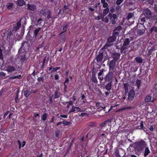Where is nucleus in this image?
I'll list each match as a JSON object with an SVG mask.
<instances>
[{
	"instance_id": "obj_1",
	"label": "nucleus",
	"mask_w": 157,
	"mask_h": 157,
	"mask_svg": "<svg viewBox=\"0 0 157 157\" xmlns=\"http://www.w3.org/2000/svg\"><path fill=\"white\" fill-rule=\"evenodd\" d=\"M146 146V144L144 141H141L136 143L135 144V149L137 151H141L143 147Z\"/></svg>"
},
{
	"instance_id": "obj_2",
	"label": "nucleus",
	"mask_w": 157,
	"mask_h": 157,
	"mask_svg": "<svg viewBox=\"0 0 157 157\" xmlns=\"http://www.w3.org/2000/svg\"><path fill=\"white\" fill-rule=\"evenodd\" d=\"M134 38L135 37L134 36L130 37V40L129 38H126L125 39L124 42L123 46H122V48L124 50L128 48V45L130 41L133 40Z\"/></svg>"
},
{
	"instance_id": "obj_3",
	"label": "nucleus",
	"mask_w": 157,
	"mask_h": 157,
	"mask_svg": "<svg viewBox=\"0 0 157 157\" xmlns=\"http://www.w3.org/2000/svg\"><path fill=\"white\" fill-rule=\"evenodd\" d=\"M115 153L117 157H123L125 155L124 151L122 149L116 150Z\"/></svg>"
},
{
	"instance_id": "obj_4",
	"label": "nucleus",
	"mask_w": 157,
	"mask_h": 157,
	"mask_svg": "<svg viewBox=\"0 0 157 157\" xmlns=\"http://www.w3.org/2000/svg\"><path fill=\"white\" fill-rule=\"evenodd\" d=\"M143 13L147 18H150L151 16L152 12L149 10L146 9L144 10Z\"/></svg>"
},
{
	"instance_id": "obj_5",
	"label": "nucleus",
	"mask_w": 157,
	"mask_h": 157,
	"mask_svg": "<svg viewBox=\"0 0 157 157\" xmlns=\"http://www.w3.org/2000/svg\"><path fill=\"white\" fill-rule=\"evenodd\" d=\"M113 72H109V73L106 76L104 77V79L105 81L110 82H112V81L113 78Z\"/></svg>"
},
{
	"instance_id": "obj_6",
	"label": "nucleus",
	"mask_w": 157,
	"mask_h": 157,
	"mask_svg": "<svg viewBox=\"0 0 157 157\" xmlns=\"http://www.w3.org/2000/svg\"><path fill=\"white\" fill-rule=\"evenodd\" d=\"M16 68L13 66L9 65L6 67V71L8 72L11 73L15 71Z\"/></svg>"
},
{
	"instance_id": "obj_7",
	"label": "nucleus",
	"mask_w": 157,
	"mask_h": 157,
	"mask_svg": "<svg viewBox=\"0 0 157 157\" xmlns=\"http://www.w3.org/2000/svg\"><path fill=\"white\" fill-rule=\"evenodd\" d=\"M135 92L133 90H131L128 92V99L129 100H132L134 97Z\"/></svg>"
},
{
	"instance_id": "obj_8",
	"label": "nucleus",
	"mask_w": 157,
	"mask_h": 157,
	"mask_svg": "<svg viewBox=\"0 0 157 157\" xmlns=\"http://www.w3.org/2000/svg\"><path fill=\"white\" fill-rule=\"evenodd\" d=\"M28 8L31 11H36V6L35 5L28 4Z\"/></svg>"
},
{
	"instance_id": "obj_9",
	"label": "nucleus",
	"mask_w": 157,
	"mask_h": 157,
	"mask_svg": "<svg viewBox=\"0 0 157 157\" xmlns=\"http://www.w3.org/2000/svg\"><path fill=\"white\" fill-rule=\"evenodd\" d=\"M103 57V54L102 53H100L98 56H97L96 59L98 62L101 61Z\"/></svg>"
},
{
	"instance_id": "obj_10",
	"label": "nucleus",
	"mask_w": 157,
	"mask_h": 157,
	"mask_svg": "<svg viewBox=\"0 0 157 157\" xmlns=\"http://www.w3.org/2000/svg\"><path fill=\"white\" fill-rule=\"evenodd\" d=\"M16 3L17 6H21L25 5V2L23 0H17Z\"/></svg>"
},
{
	"instance_id": "obj_11",
	"label": "nucleus",
	"mask_w": 157,
	"mask_h": 157,
	"mask_svg": "<svg viewBox=\"0 0 157 157\" xmlns=\"http://www.w3.org/2000/svg\"><path fill=\"white\" fill-rule=\"evenodd\" d=\"M117 18V15L116 14H113L110 18L112 24H115V22L116 21V19Z\"/></svg>"
},
{
	"instance_id": "obj_12",
	"label": "nucleus",
	"mask_w": 157,
	"mask_h": 157,
	"mask_svg": "<svg viewBox=\"0 0 157 157\" xmlns=\"http://www.w3.org/2000/svg\"><path fill=\"white\" fill-rule=\"evenodd\" d=\"M116 36L114 35H113L109 37L107 39V41L108 43H111L114 42L116 40Z\"/></svg>"
},
{
	"instance_id": "obj_13",
	"label": "nucleus",
	"mask_w": 157,
	"mask_h": 157,
	"mask_svg": "<svg viewBox=\"0 0 157 157\" xmlns=\"http://www.w3.org/2000/svg\"><path fill=\"white\" fill-rule=\"evenodd\" d=\"M120 55L119 53H114L112 55V56L114 59V60H117L120 57Z\"/></svg>"
},
{
	"instance_id": "obj_14",
	"label": "nucleus",
	"mask_w": 157,
	"mask_h": 157,
	"mask_svg": "<svg viewBox=\"0 0 157 157\" xmlns=\"http://www.w3.org/2000/svg\"><path fill=\"white\" fill-rule=\"evenodd\" d=\"M80 111V109L78 107H76L74 106H72V109L70 112H77Z\"/></svg>"
},
{
	"instance_id": "obj_15",
	"label": "nucleus",
	"mask_w": 157,
	"mask_h": 157,
	"mask_svg": "<svg viewBox=\"0 0 157 157\" xmlns=\"http://www.w3.org/2000/svg\"><path fill=\"white\" fill-rule=\"evenodd\" d=\"M150 153V151L148 147H145L144 151V157H146Z\"/></svg>"
},
{
	"instance_id": "obj_16",
	"label": "nucleus",
	"mask_w": 157,
	"mask_h": 157,
	"mask_svg": "<svg viewBox=\"0 0 157 157\" xmlns=\"http://www.w3.org/2000/svg\"><path fill=\"white\" fill-rule=\"evenodd\" d=\"M114 60H111L110 61L109 63V68H113L115 66V62Z\"/></svg>"
},
{
	"instance_id": "obj_17",
	"label": "nucleus",
	"mask_w": 157,
	"mask_h": 157,
	"mask_svg": "<svg viewBox=\"0 0 157 157\" xmlns=\"http://www.w3.org/2000/svg\"><path fill=\"white\" fill-rule=\"evenodd\" d=\"M146 18L145 17L142 18H139L138 20V22L141 25H143L145 21Z\"/></svg>"
},
{
	"instance_id": "obj_18",
	"label": "nucleus",
	"mask_w": 157,
	"mask_h": 157,
	"mask_svg": "<svg viewBox=\"0 0 157 157\" xmlns=\"http://www.w3.org/2000/svg\"><path fill=\"white\" fill-rule=\"evenodd\" d=\"M105 88L106 89L108 90L109 91L110 90L112 87V84L111 82H109L105 86Z\"/></svg>"
},
{
	"instance_id": "obj_19",
	"label": "nucleus",
	"mask_w": 157,
	"mask_h": 157,
	"mask_svg": "<svg viewBox=\"0 0 157 157\" xmlns=\"http://www.w3.org/2000/svg\"><path fill=\"white\" fill-rule=\"evenodd\" d=\"M136 61L138 63H141L142 62V59L140 57H137L135 59Z\"/></svg>"
},
{
	"instance_id": "obj_20",
	"label": "nucleus",
	"mask_w": 157,
	"mask_h": 157,
	"mask_svg": "<svg viewBox=\"0 0 157 157\" xmlns=\"http://www.w3.org/2000/svg\"><path fill=\"white\" fill-rule=\"evenodd\" d=\"M32 93V92L31 91L26 90L24 92V95L25 96V97H27Z\"/></svg>"
},
{
	"instance_id": "obj_21",
	"label": "nucleus",
	"mask_w": 157,
	"mask_h": 157,
	"mask_svg": "<svg viewBox=\"0 0 157 157\" xmlns=\"http://www.w3.org/2000/svg\"><path fill=\"white\" fill-rule=\"evenodd\" d=\"M154 31H155V32H157V27H156L155 26L152 27L150 30L149 33H151Z\"/></svg>"
},
{
	"instance_id": "obj_22",
	"label": "nucleus",
	"mask_w": 157,
	"mask_h": 157,
	"mask_svg": "<svg viewBox=\"0 0 157 157\" xmlns=\"http://www.w3.org/2000/svg\"><path fill=\"white\" fill-rule=\"evenodd\" d=\"M67 25L66 24L63 27V31L60 33V35H62L63 33L66 31V29L67 28Z\"/></svg>"
},
{
	"instance_id": "obj_23",
	"label": "nucleus",
	"mask_w": 157,
	"mask_h": 157,
	"mask_svg": "<svg viewBox=\"0 0 157 157\" xmlns=\"http://www.w3.org/2000/svg\"><path fill=\"white\" fill-rule=\"evenodd\" d=\"M145 32V30L144 29H138V34L139 35L143 34Z\"/></svg>"
},
{
	"instance_id": "obj_24",
	"label": "nucleus",
	"mask_w": 157,
	"mask_h": 157,
	"mask_svg": "<svg viewBox=\"0 0 157 157\" xmlns=\"http://www.w3.org/2000/svg\"><path fill=\"white\" fill-rule=\"evenodd\" d=\"M40 28H38L36 29L34 32V34L33 36H34L35 37H36L37 35L38 32L40 30Z\"/></svg>"
},
{
	"instance_id": "obj_25",
	"label": "nucleus",
	"mask_w": 157,
	"mask_h": 157,
	"mask_svg": "<svg viewBox=\"0 0 157 157\" xmlns=\"http://www.w3.org/2000/svg\"><path fill=\"white\" fill-rule=\"evenodd\" d=\"M6 6L8 9H11L13 7V4L12 3H9L6 5Z\"/></svg>"
},
{
	"instance_id": "obj_26",
	"label": "nucleus",
	"mask_w": 157,
	"mask_h": 157,
	"mask_svg": "<svg viewBox=\"0 0 157 157\" xmlns=\"http://www.w3.org/2000/svg\"><path fill=\"white\" fill-rule=\"evenodd\" d=\"M136 83L137 86V88H139L141 83V81L140 80L138 79L136 80Z\"/></svg>"
},
{
	"instance_id": "obj_27",
	"label": "nucleus",
	"mask_w": 157,
	"mask_h": 157,
	"mask_svg": "<svg viewBox=\"0 0 157 157\" xmlns=\"http://www.w3.org/2000/svg\"><path fill=\"white\" fill-rule=\"evenodd\" d=\"M151 100V98L150 96L149 95L147 96L145 98V101L146 102L150 101Z\"/></svg>"
},
{
	"instance_id": "obj_28",
	"label": "nucleus",
	"mask_w": 157,
	"mask_h": 157,
	"mask_svg": "<svg viewBox=\"0 0 157 157\" xmlns=\"http://www.w3.org/2000/svg\"><path fill=\"white\" fill-rule=\"evenodd\" d=\"M47 118V114L45 113L43 114L41 117L42 119L44 121H45L46 120Z\"/></svg>"
},
{
	"instance_id": "obj_29",
	"label": "nucleus",
	"mask_w": 157,
	"mask_h": 157,
	"mask_svg": "<svg viewBox=\"0 0 157 157\" xmlns=\"http://www.w3.org/2000/svg\"><path fill=\"white\" fill-rule=\"evenodd\" d=\"M124 87L125 88V93H127L128 92V84H124Z\"/></svg>"
},
{
	"instance_id": "obj_30",
	"label": "nucleus",
	"mask_w": 157,
	"mask_h": 157,
	"mask_svg": "<svg viewBox=\"0 0 157 157\" xmlns=\"http://www.w3.org/2000/svg\"><path fill=\"white\" fill-rule=\"evenodd\" d=\"M109 11V9L108 8H106L104 9L103 13L104 15H106Z\"/></svg>"
},
{
	"instance_id": "obj_31",
	"label": "nucleus",
	"mask_w": 157,
	"mask_h": 157,
	"mask_svg": "<svg viewBox=\"0 0 157 157\" xmlns=\"http://www.w3.org/2000/svg\"><path fill=\"white\" fill-rule=\"evenodd\" d=\"M55 136L56 137H58L59 135L60 131L59 130H57L55 131Z\"/></svg>"
},
{
	"instance_id": "obj_32",
	"label": "nucleus",
	"mask_w": 157,
	"mask_h": 157,
	"mask_svg": "<svg viewBox=\"0 0 157 157\" xmlns=\"http://www.w3.org/2000/svg\"><path fill=\"white\" fill-rule=\"evenodd\" d=\"M21 77V75H19L18 76H14L13 77H12L10 78V79H16L17 78H18L19 79V78H20Z\"/></svg>"
},
{
	"instance_id": "obj_33",
	"label": "nucleus",
	"mask_w": 157,
	"mask_h": 157,
	"mask_svg": "<svg viewBox=\"0 0 157 157\" xmlns=\"http://www.w3.org/2000/svg\"><path fill=\"white\" fill-rule=\"evenodd\" d=\"M133 16V14L132 13H128V16L127 17V19L128 20H129V19H130L131 18H132V16Z\"/></svg>"
},
{
	"instance_id": "obj_34",
	"label": "nucleus",
	"mask_w": 157,
	"mask_h": 157,
	"mask_svg": "<svg viewBox=\"0 0 157 157\" xmlns=\"http://www.w3.org/2000/svg\"><path fill=\"white\" fill-rule=\"evenodd\" d=\"M60 69V67H57L56 68H53V70L52 71V72H54L56 71L57 70H59Z\"/></svg>"
},
{
	"instance_id": "obj_35",
	"label": "nucleus",
	"mask_w": 157,
	"mask_h": 157,
	"mask_svg": "<svg viewBox=\"0 0 157 157\" xmlns=\"http://www.w3.org/2000/svg\"><path fill=\"white\" fill-rule=\"evenodd\" d=\"M91 80L92 82L95 83H97L98 82L97 78L95 77H92Z\"/></svg>"
},
{
	"instance_id": "obj_36",
	"label": "nucleus",
	"mask_w": 157,
	"mask_h": 157,
	"mask_svg": "<svg viewBox=\"0 0 157 157\" xmlns=\"http://www.w3.org/2000/svg\"><path fill=\"white\" fill-rule=\"evenodd\" d=\"M6 75V74L3 72H0V76L2 77H4Z\"/></svg>"
},
{
	"instance_id": "obj_37",
	"label": "nucleus",
	"mask_w": 157,
	"mask_h": 157,
	"mask_svg": "<svg viewBox=\"0 0 157 157\" xmlns=\"http://www.w3.org/2000/svg\"><path fill=\"white\" fill-rule=\"evenodd\" d=\"M131 108V107H130L127 106V107H124V108H122L121 109H120V110H121V111H122V110H126V109H130Z\"/></svg>"
},
{
	"instance_id": "obj_38",
	"label": "nucleus",
	"mask_w": 157,
	"mask_h": 157,
	"mask_svg": "<svg viewBox=\"0 0 157 157\" xmlns=\"http://www.w3.org/2000/svg\"><path fill=\"white\" fill-rule=\"evenodd\" d=\"M58 94H59L58 92L57 91H56L55 92V97H54L55 98H56L58 97Z\"/></svg>"
},
{
	"instance_id": "obj_39",
	"label": "nucleus",
	"mask_w": 157,
	"mask_h": 157,
	"mask_svg": "<svg viewBox=\"0 0 157 157\" xmlns=\"http://www.w3.org/2000/svg\"><path fill=\"white\" fill-rule=\"evenodd\" d=\"M62 124L65 125H68L70 124V123L65 121H64L62 122Z\"/></svg>"
},
{
	"instance_id": "obj_40",
	"label": "nucleus",
	"mask_w": 157,
	"mask_h": 157,
	"mask_svg": "<svg viewBox=\"0 0 157 157\" xmlns=\"http://www.w3.org/2000/svg\"><path fill=\"white\" fill-rule=\"evenodd\" d=\"M103 21L107 23L109 21L108 18L107 17H106L103 20Z\"/></svg>"
},
{
	"instance_id": "obj_41",
	"label": "nucleus",
	"mask_w": 157,
	"mask_h": 157,
	"mask_svg": "<svg viewBox=\"0 0 157 157\" xmlns=\"http://www.w3.org/2000/svg\"><path fill=\"white\" fill-rule=\"evenodd\" d=\"M123 1H122L121 0H117L116 1V4L118 5H120Z\"/></svg>"
},
{
	"instance_id": "obj_42",
	"label": "nucleus",
	"mask_w": 157,
	"mask_h": 157,
	"mask_svg": "<svg viewBox=\"0 0 157 157\" xmlns=\"http://www.w3.org/2000/svg\"><path fill=\"white\" fill-rule=\"evenodd\" d=\"M122 29V27L121 26H117L115 30H118V31H120Z\"/></svg>"
},
{
	"instance_id": "obj_43",
	"label": "nucleus",
	"mask_w": 157,
	"mask_h": 157,
	"mask_svg": "<svg viewBox=\"0 0 157 157\" xmlns=\"http://www.w3.org/2000/svg\"><path fill=\"white\" fill-rule=\"evenodd\" d=\"M3 56L2 53V50L0 49V59H2Z\"/></svg>"
},
{
	"instance_id": "obj_44",
	"label": "nucleus",
	"mask_w": 157,
	"mask_h": 157,
	"mask_svg": "<svg viewBox=\"0 0 157 157\" xmlns=\"http://www.w3.org/2000/svg\"><path fill=\"white\" fill-rule=\"evenodd\" d=\"M103 4V6L104 8H106L107 7L108 5L107 2H105Z\"/></svg>"
},
{
	"instance_id": "obj_45",
	"label": "nucleus",
	"mask_w": 157,
	"mask_h": 157,
	"mask_svg": "<svg viewBox=\"0 0 157 157\" xmlns=\"http://www.w3.org/2000/svg\"><path fill=\"white\" fill-rule=\"evenodd\" d=\"M140 128L142 129H143L144 128V124L143 121H141L140 123Z\"/></svg>"
},
{
	"instance_id": "obj_46",
	"label": "nucleus",
	"mask_w": 157,
	"mask_h": 157,
	"mask_svg": "<svg viewBox=\"0 0 157 157\" xmlns=\"http://www.w3.org/2000/svg\"><path fill=\"white\" fill-rule=\"evenodd\" d=\"M55 80H57L59 78V75H57L56 74L55 75Z\"/></svg>"
},
{
	"instance_id": "obj_47",
	"label": "nucleus",
	"mask_w": 157,
	"mask_h": 157,
	"mask_svg": "<svg viewBox=\"0 0 157 157\" xmlns=\"http://www.w3.org/2000/svg\"><path fill=\"white\" fill-rule=\"evenodd\" d=\"M40 13L41 14H42L43 15H44L45 14V11L44 10H42L40 12Z\"/></svg>"
},
{
	"instance_id": "obj_48",
	"label": "nucleus",
	"mask_w": 157,
	"mask_h": 157,
	"mask_svg": "<svg viewBox=\"0 0 157 157\" xmlns=\"http://www.w3.org/2000/svg\"><path fill=\"white\" fill-rule=\"evenodd\" d=\"M107 121H105L103 122L102 123H101L100 126L101 127H103L105 126V124Z\"/></svg>"
},
{
	"instance_id": "obj_49",
	"label": "nucleus",
	"mask_w": 157,
	"mask_h": 157,
	"mask_svg": "<svg viewBox=\"0 0 157 157\" xmlns=\"http://www.w3.org/2000/svg\"><path fill=\"white\" fill-rule=\"evenodd\" d=\"M154 10L156 12H157V5L155 4L154 7Z\"/></svg>"
},
{
	"instance_id": "obj_50",
	"label": "nucleus",
	"mask_w": 157,
	"mask_h": 157,
	"mask_svg": "<svg viewBox=\"0 0 157 157\" xmlns=\"http://www.w3.org/2000/svg\"><path fill=\"white\" fill-rule=\"evenodd\" d=\"M61 38L62 39V40L63 41L65 40V36L64 35H62L61 36Z\"/></svg>"
},
{
	"instance_id": "obj_51",
	"label": "nucleus",
	"mask_w": 157,
	"mask_h": 157,
	"mask_svg": "<svg viewBox=\"0 0 157 157\" xmlns=\"http://www.w3.org/2000/svg\"><path fill=\"white\" fill-rule=\"evenodd\" d=\"M24 56H21V59L23 60V61H25V54H24Z\"/></svg>"
},
{
	"instance_id": "obj_52",
	"label": "nucleus",
	"mask_w": 157,
	"mask_h": 157,
	"mask_svg": "<svg viewBox=\"0 0 157 157\" xmlns=\"http://www.w3.org/2000/svg\"><path fill=\"white\" fill-rule=\"evenodd\" d=\"M60 116L63 118H67V116L65 115H60Z\"/></svg>"
},
{
	"instance_id": "obj_53",
	"label": "nucleus",
	"mask_w": 157,
	"mask_h": 157,
	"mask_svg": "<svg viewBox=\"0 0 157 157\" xmlns=\"http://www.w3.org/2000/svg\"><path fill=\"white\" fill-rule=\"evenodd\" d=\"M68 82H69L68 78H66L65 81V82H64V83H65V84L66 83H68Z\"/></svg>"
},
{
	"instance_id": "obj_54",
	"label": "nucleus",
	"mask_w": 157,
	"mask_h": 157,
	"mask_svg": "<svg viewBox=\"0 0 157 157\" xmlns=\"http://www.w3.org/2000/svg\"><path fill=\"white\" fill-rule=\"evenodd\" d=\"M98 78L101 80H102L103 79V77L102 76H98Z\"/></svg>"
},
{
	"instance_id": "obj_55",
	"label": "nucleus",
	"mask_w": 157,
	"mask_h": 157,
	"mask_svg": "<svg viewBox=\"0 0 157 157\" xmlns=\"http://www.w3.org/2000/svg\"><path fill=\"white\" fill-rule=\"evenodd\" d=\"M54 117H53L52 118L51 121H50V123H53L54 122Z\"/></svg>"
},
{
	"instance_id": "obj_56",
	"label": "nucleus",
	"mask_w": 157,
	"mask_h": 157,
	"mask_svg": "<svg viewBox=\"0 0 157 157\" xmlns=\"http://www.w3.org/2000/svg\"><path fill=\"white\" fill-rule=\"evenodd\" d=\"M102 138H105L106 137V136L105 135V134H104V133H102V134L101 135V136H100Z\"/></svg>"
},
{
	"instance_id": "obj_57",
	"label": "nucleus",
	"mask_w": 157,
	"mask_h": 157,
	"mask_svg": "<svg viewBox=\"0 0 157 157\" xmlns=\"http://www.w3.org/2000/svg\"><path fill=\"white\" fill-rule=\"evenodd\" d=\"M26 144V142L25 141H24L22 143V147H23L25 146Z\"/></svg>"
},
{
	"instance_id": "obj_58",
	"label": "nucleus",
	"mask_w": 157,
	"mask_h": 157,
	"mask_svg": "<svg viewBox=\"0 0 157 157\" xmlns=\"http://www.w3.org/2000/svg\"><path fill=\"white\" fill-rule=\"evenodd\" d=\"M102 73H103L101 71H100L98 73V76H101L102 74Z\"/></svg>"
},
{
	"instance_id": "obj_59",
	"label": "nucleus",
	"mask_w": 157,
	"mask_h": 157,
	"mask_svg": "<svg viewBox=\"0 0 157 157\" xmlns=\"http://www.w3.org/2000/svg\"><path fill=\"white\" fill-rule=\"evenodd\" d=\"M154 128L152 126H151L150 128V130L151 131H152L154 130Z\"/></svg>"
},
{
	"instance_id": "obj_60",
	"label": "nucleus",
	"mask_w": 157,
	"mask_h": 157,
	"mask_svg": "<svg viewBox=\"0 0 157 157\" xmlns=\"http://www.w3.org/2000/svg\"><path fill=\"white\" fill-rule=\"evenodd\" d=\"M88 9L91 11H93L94 10V9L91 7H89Z\"/></svg>"
},
{
	"instance_id": "obj_61",
	"label": "nucleus",
	"mask_w": 157,
	"mask_h": 157,
	"mask_svg": "<svg viewBox=\"0 0 157 157\" xmlns=\"http://www.w3.org/2000/svg\"><path fill=\"white\" fill-rule=\"evenodd\" d=\"M95 19L97 20H99L100 19V17L99 16H97L95 17Z\"/></svg>"
},
{
	"instance_id": "obj_62",
	"label": "nucleus",
	"mask_w": 157,
	"mask_h": 157,
	"mask_svg": "<svg viewBox=\"0 0 157 157\" xmlns=\"http://www.w3.org/2000/svg\"><path fill=\"white\" fill-rule=\"evenodd\" d=\"M17 142H18V144H19V148H21V142H20V141L19 140H18Z\"/></svg>"
},
{
	"instance_id": "obj_63",
	"label": "nucleus",
	"mask_w": 157,
	"mask_h": 157,
	"mask_svg": "<svg viewBox=\"0 0 157 157\" xmlns=\"http://www.w3.org/2000/svg\"><path fill=\"white\" fill-rule=\"evenodd\" d=\"M8 113V112H7L4 114V116H3L4 118H5L6 116L7 115Z\"/></svg>"
},
{
	"instance_id": "obj_64",
	"label": "nucleus",
	"mask_w": 157,
	"mask_h": 157,
	"mask_svg": "<svg viewBox=\"0 0 157 157\" xmlns=\"http://www.w3.org/2000/svg\"><path fill=\"white\" fill-rule=\"evenodd\" d=\"M154 89L155 90H157V84L155 85L154 87Z\"/></svg>"
}]
</instances>
